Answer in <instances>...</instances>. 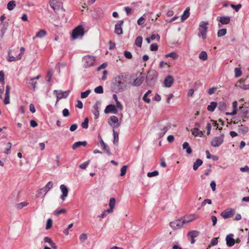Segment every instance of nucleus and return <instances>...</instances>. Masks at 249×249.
<instances>
[{"mask_svg":"<svg viewBox=\"0 0 249 249\" xmlns=\"http://www.w3.org/2000/svg\"><path fill=\"white\" fill-rule=\"evenodd\" d=\"M127 78V75L124 73H120L115 77L113 85L116 91L121 92L126 89Z\"/></svg>","mask_w":249,"mask_h":249,"instance_id":"obj_1","label":"nucleus"},{"mask_svg":"<svg viewBox=\"0 0 249 249\" xmlns=\"http://www.w3.org/2000/svg\"><path fill=\"white\" fill-rule=\"evenodd\" d=\"M158 75V72L155 70L149 71L146 78L147 84L150 86H153L156 81Z\"/></svg>","mask_w":249,"mask_h":249,"instance_id":"obj_2","label":"nucleus"},{"mask_svg":"<svg viewBox=\"0 0 249 249\" xmlns=\"http://www.w3.org/2000/svg\"><path fill=\"white\" fill-rule=\"evenodd\" d=\"M208 22L201 21L199 25L198 36L201 37L203 39H205L208 32Z\"/></svg>","mask_w":249,"mask_h":249,"instance_id":"obj_3","label":"nucleus"},{"mask_svg":"<svg viewBox=\"0 0 249 249\" xmlns=\"http://www.w3.org/2000/svg\"><path fill=\"white\" fill-rule=\"evenodd\" d=\"M96 57L92 55H87L82 58L83 67L89 68L95 65Z\"/></svg>","mask_w":249,"mask_h":249,"instance_id":"obj_4","label":"nucleus"},{"mask_svg":"<svg viewBox=\"0 0 249 249\" xmlns=\"http://www.w3.org/2000/svg\"><path fill=\"white\" fill-rule=\"evenodd\" d=\"M224 139V134H221L219 136L214 137L211 142V144L213 147H219L221 145Z\"/></svg>","mask_w":249,"mask_h":249,"instance_id":"obj_5","label":"nucleus"},{"mask_svg":"<svg viewBox=\"0 0 249 249\" xmlns=\"http://www.w3.org/2000/svg\"><path fill=\"white\" fill-rule=\"evenodd\" d=\"M84 34V28L82 26H78L73 31L71 36L73 39H75L79 37H82Z\"/></svg>","mask_w":249,"mask_h":249,"instance_id":"obj_6","label":"nucleus"},{"mask_svg":"<svg viewBox=\"0 0 249 249\" xmlns=\"http://www.w3.org/2000/svg\"><path fill=\"white\" fill-rule=\"evenodd\" d=\"M54 93L56 95L57 100L56 103L62 98H66L69 95V91H63L61 90H54Z\"/></svg>","mask_w":249,"mask_h":249,"instance_id":"obj_7","label":"nucleus"},{"mask_svg":"<svg viewBox=\"0 0 249 249\" xmlns=\"http://www.w3.org/2000/svg\"><path fill=\"white\" fill-rule=\"evenodd\" d=\"M50 6L55 12L62 8V3L60 0H50Z\"/></svg>","mask_w":249,"mask_h":249,"instance_id":"obj_8","label":"nucleus"},{"mask_svg":"<svg viewBox=\"0 0 249 249\" xmlns=\"http://www.w3.org/2000/svg\"><path fill=\"white\" fill-rule=\"evenodd\" d=\"M184 223L182 218L179 219L170 223V226L174 229H178L183 227Z\"/></svg>","mask_w":249,"mask_h":249,"instance_id":"obj_9","label":"nucleus"},{"mask_svg":"<svg viewBox=\"0 0 249 249\" xmlns=\"http://www.w3.org/2000/svg\"><path fill=\"white\" fill-rule=\"evenodd\" d=\"M235 213V210L233 209H227L221 213V216L224 219L231 217Z\"/></svg>","mask_w":249,"mask_h":249,"instance_id":"obj_10","label":"nucleus"},{"mask_svg":"<svg viewBox=\"0 0 249 249\" xmlns=\"http://www.w3.org/2000/svg\"><path fill=\"white\" fill-rule=\"evenodd\" d=\"M104 112L106 114L112 113L116 114L117 113V109L115 105L110 104L106 107Z\"/></svg>","mask_w":249,"mask_h":249,"instance_id":"obj_11","label":"nucleus"},{"mask_svg":"<svg viewBox=\"0 0 249 249\" xmlns=\"http://www.w3.org/2000/svg\"><path fill=\"white\" fill-rule=\"evenodd\" d=\"M124 23V21L121 20H119L118 23L115 26L114 33L118 35H122L123 34L122 25Z\"/></svg>","mask_w":249,"mask_h":249,"instance_id":"obj_12","label":"nucleus"},{"mask_svg":"<svg viewBox=\"0 0 249 249\" xmlns=\"http://www.w3.org/2000/svg\"><path fill=\"white\" fill-rule=\"evenodd\" d=\"M101 105L100 101H97L96 103L92 107V112L93 114L95 116V118H98L99 116V109L100 108V106Z\"/></svg>","mask_w":249,"mask_h":249,"instance_id":"obj_13","label":"nucleus"},{"mask_svg":"<svg viewBox=\"0 0 249 249\" xmlns=\"http://www.w3.org/2000/svg\"><path fill=\"white\" fill-rule=\"evenodd\" d=\"M199 231H192L188 232V236L191 244H194L195 242V238L197 237L199 235Z\"/></svg>","mask_w":249,"mask_h":249,"instance_id":"obj_14","label":"nucleus"},{"mask_svg":"<svg viewBox=\"0 0 249 249\" xmlns=\"http://www.w3.org/2000/svg\"><path fill=\"white\" fill-rule=\"evenodd\" d=\"M216 20L219 21L221 24H228L231 21V17L229 16L218 17Z\"/></svg>","mask_w":249,"mask_h":249,"instance_id":"obj_15","label":"nucleus"},{"mask_svg":"<svg viewBox=\"0 0 249 249\" xmlns=\"http://www.w3.org/2000/svg\"><path fill=\"white\" fill-rule=\"evenodd\" d=\"M60 189L62 193V195L60 196V198L63 200H65L66 198L67 197L68 195V189L67 187L63 184H62L60 186Z\"/></svg>","mask_w":249,"mask_h":249,"instance_id":"obj_16","label":"nucleus"},{"mask_svg":"<svg viewBox=\"0 0 249 249\" xmlns=\"http://www.w3.org/2000/svg\"><path fill=\"white\" fill-rule=\"evenodd\" d=\"M233 236L232 234H230L226 236V241L228 247H232L234 245L235 241Z\"/></svg>","mask_w":249,"mask_h":249,"instance_id":"obj_17","label":"nucleus"},{"mask_svg":"<svg viewBox=\"0 0 249 249\" xmlns=\"http://www.w3.org/2000/svg\"><path fill=\"white\" fill-rule=\"evenodd\" d=\"M174 79L173 77L171 75H169L167 76L164 80V86L166 87L169 88L172 85Z\"/></svg>","mask_w":249,"mask_h":249,"instance_id":"obj_18","label":"nucleus"},{"mask_svg":"<svg viewBox=\"0 0 249 249\" xmlns=\"http://www.w3.org/2000/svg\"><path fill=\"white\" fill-rule=\"evenodd\" d=\"M171 128L170 124H168L167 125L164 126L162 129L160 130V131L158 133L159 138L162 137L164 134Z\"/></svg>","mask_w":249,"mask_h":249,"instance_id":"obj_19","label":"nucleus"},{"mask_svg":"<svg viewBox=\"0 0 249 249\" xmlns=\"http://www.w3.org/2000/svg\"><path fill=\"white\" fill-rule=\"evenodd\" d=\"M196 217L195 215L194 214H191L189 216H186L184 217L183 218H182V221L184 223V224H185L186 223H189L195 219H196Z\"/></svg>","mask_w":249,"mask_h":249,"instance_id":"obj_20","label":"nucleus"},{"mask_svg":"<svg viewBox=\"0 0 249 249\" xmlns=\"http://www.w3.org/2000/svg\"><path fill=\"white\" fill-rule=\"evenodd\" d=\"M26 82L29 87H32L34 90H35L36 87V81H35V79L32 78H27L26 79Z\"/></svg>","mask_w":249,"mask_h":249,"instance_id":"obj_21","label":"nucleus"},{"mask_svg":"<svg viewBox=\"0 0 249 249\" xmlns=\"http://www.w3.org/2000/svg\"><path fill=\"white\" fill-rule=\"evenodd\" d=\"M232 105V107H233L232 111L231 112H226V115L233 116L236 114L237 108V105H238L237 102L236 101L233 102Z\"/></svg>","mask_w":249,"mask_h":249,"instance_id":"obj_22","label":"nucleus"},{"mask_svg":"<svg viewBox=\"0 0 249 249\" xmlns=\"http://www.w3.org/2000/svg\"><path fill=\"white\" fill-rule=\"evenodd\" d=\"M47 35V32L45 30H40L36 34V35L33 37V40H35L36 38H42L45 36Z\"/></svg>","mask_w":249,"mask_h":249,"instance_id":"obj_23","label":"nucleus"},{"mask_svg":"<svg viewBox=\"0 0 249 249\" xmlns=\"http://www.w3.org/2000/svg\"><path fill=\"white\" fill-rule=\"evenodd\" d=\"M53 182L51 181L48 182L46 186L41 188V191H44V195H46L47 193L53 187Z\"/></svg>","mask_w":249,"mask_h":249,"instance_id":"obj_24","label":"nucleus"},{"mask_svg":"<svg viewBox=\"0 0 249 249\" xmlns=\"http://www.w3.org/2000/svg\"><path fill=\"white\" fill-rule=\"evenodd\" d=\"M192 134L195 136H199V137H202L203 135V132L202 131L199 130L198 128L195 127L192 130Z\"/></svg>","mask_w":249,"mask_h":249,"instance_id":"obj_25","label":"nucleus"},{"mask_svg":"<svg viewBox=\"0 0 249 249\" xmlns=\"http://www.w3.org/2000/svg\"><path fill=\"white\" fill-rule=\"evenodd\" d=\"M87 143L86 141H83V142H81V141H79V142H75L73 145H72V149H75L81 146H86V145H87Z\"/></svg>","mask_w":249,"mask_h":249,"instance_id":"obj_26","label":"nucleus"},{"mask_svg":"<svg viewBox=\"0 0 249 249\" xmlns=\"http://www.w3.org/2000/svg\"><path fill=\"white\" fill-rule=\"evenodd\" d=\"M190 15V8L189 7H187L185 11L183 12V15L181 16V20L182 21H183L185 19H186Z\"/></svg>","mask_w":249,"mask_h":249,"instance_id":"obj_27","label":"nucleus"},{"mask_svg":"<svg viewBox=\"0 0 249 249\" xmlns=\"http://www.w3.org/2000/svg\"><path fill=\"white\" fill-rule=\"evenodd\" d=\"M238 131L239 133L244 134L249 131V128L247 126L241 124L238 126Z\"/></svg>","mask_w":249,"mask_h":249,"instance_id":"obj_28","label":"nucleus"},{"mask_svg":"<svg viewBox=\"0 0 249 249\" xmlns=\"http://www.w3.org/2000/svg\"><path fill=\"white\" fill-rule=\"evenodd\" d=\"M182 148L183 149H186L187 154H190L192 153V150L188 142H184L182 144Z\"/></svg>","mask_w":249,"mask_h":249,"instance_id":"obj_29","label":"nucleus"},{"mask_svg":"<svg viewBox=\"0 0 249 249\" xmlns=\"http://www.w3.org/2000/svg\"><path fill=\"white\" fill-rule=\"evenodd\" d=\"M7 30V27L4 23L0 24V38H2Z\"/></svg>","mask_w":249,"mask_h":249,"instance_id":"obj_30","label":"nucleus"},{"mask_svg":"<svg viewBox=\"0 0 249 249\" xmlns=\"http://www.w3.org/2000/svg\"><path fill=\"white\" fill-rule=\"evenodd\" d=\"M203 163V161L201 160L198 159L196 160V161L193 164V169L194 170H196Z\"/></svg>","mask_w":249,"mask_h":249,"instance_id":"obj_31","label":"nucleus"},{"mask_svg":"<svg viewBox=\"0 0 249 249\" xmlns=\"http://www.w3.org/2000/svg\"><path fill=\"white\" fill-rule=\"evenodd\" d=\"M143 81V78L142 77L139 76L136 78L133 82V85L134 86H140Z\"/></svg>","mask_w":249,"mask_h":249,"instance_id":"obj_32","label":"nucleus"},{"mask_svg":"<svg viewBox=\"0 0 249 249\" xmlns=\"http://www.w3.org/2000/svg\"><path fill=\"white\" fill-rule=\"evenodd\" d=\"M217 104L215 102H212L210 105L207 106V109L211 112L214 110L215 108L217 107Z\"/></svg>","mask_w":249,"mask_h":249,"instance_id":"obj_33","label":"nucleus"},{"mask_svg":"<svg viewBox=\"0 0 249 249\" xmlns=\"http://www.w3.org/2000/svg\"><path fill=\"white\" fill-rule=\"evenodd\" d=\"M16 1L15 0H12L10 1L7 3V8L9 10L11 11L14 9V8L16 7Z\"/></svg>","mask_w":249,"mask_h":249,"instance_id":"obj_34","label":"nucleus"},{"mask_svg":"<svg viewBox=\"0 0 249 249\" xmlns=\"http://www.w3.org/2000/svg\"><path fill=\"white\" fill-rule=\"evenodd\" d=\"M199 58L203 61L206 60L208 58L207 53L205 51H202L199 55Z\"/></svg>","mask_w":249,"mask_h":249,"instance_id":"obj_35","label":"nucleus"},{"mask_svg":"<svg viewBox=\"0 0 249 249\" xmlns=\"http://www.w3.org/2000/svg\"><path fill=\"white\" fill-rule=\"evenodd\" d=\"M151 93V90H148L143 95L142 97V100L146 102L147 103H149L151 101V100L150 98H148L147 97L148 95Z\"/></svg>","mask_w":249,"mask_h":249,"instance_id":"obj_36","label":"nucleus"},{"mask_svg":"<svg viewBox=\"0 0 249 249\" xmlns=\"http://www.w3.org/2000/svg\"><path fill=\"white\" fill-rule=\"evenodd\" d=\"M218 109L221 111H224L226 108V105L224 102H220L217 105Z\"/></svg>","mask_w":249,"mask_h":249,"instance_id":"obj_37","label":"nucleus"},{"mask_svg":"<svg viewBox=\"0 0 249 249\" xmlns=\"http://www.w3.org/2000/svg\"><path fill=\"white\" fill-rule=\"evenodd\" d=\"M142 42V37L141 36H138L135 40V44L139 47H141Z\"/></svg>","mask_w":249,"mask_h":249,"instance_id":"obj_38","label":"nucleus"},{"mask_svg":"<svg viewBox=\"0 0 249 249\" xmlns=\"http://www.w3.org/2000/svg\"><path fill=\"white\" fill-rule=\"evenodd\" d=\"M12 143L10 142H8L6 144V147L5 148L4 153L6 154H9L11 152V148Z\"/></svg>","mask_w":249,"mask_h":249,"instance_id":"obj_39","label":"nucleus"},{"mask_svg":"<svg viewBox=\"0 0 249 249\" xmlns=\"http://www.w3.org/2000/svg\"><path fill=\"white\" fill-rule=\"evenodd\" d=\"M227 34L226 29H221L218 31L217 36L218 37H221L225 36Z\"/></svg>","mask_w":249,"mask_h":249,"instance_id":"obj_40","label":"nucleus"},{"mask_svg":"<svg viewBox=\"0 0 249 249\" xmlns=\"http://www.w3.org/2000/svg\"><path fill=\"white\" fill-rule=\"evenodd\" d=\"M18 58V55L16 56H14L13 55H11L10 53H9L8 58V60L9 61H10V62L15 61L16 60H19L21 59V58Z\"/></svg>","mask_w":249,"mask_h":249,"instance_id":"obj_41","label":"nucleus"},{"mask_svg":"<svg viewBox=\"0 0 249 249\" xmlns=\"http://www.w3.org/2000/svg\"><path fill=\"white\" fill-rule=\"evenodd\" d=\"M234 73H235V77L238 78L241 76L242 75V71L240 68H235L234 69Z\"/></svg>","mask_w":249,"mask_h":249,"instance_id":"obj_42","label":"nucleus"},{"mask_svg":"<svg viewBox=\"0 0 249 249\" xmlns=\"http://www.w3.org/2000/svg\"><path fill=\"white\" fill-rule=\"evenodd\" d=\"M94 92L96 93L101 94L104 92L103 88L101 86H99L94 89Z\"/></svg>","mask_w":249,"mask_h":249,"instance_id":"obj_43","label":"nucleus"},{"mask_svg":"<svg viewBox=\"0 0 249 249\" xmlns=\"http://www.w3.org/2000/svg\"><path fill=\"white\" fill-rule=\"evenodd\" d=\"M81 126L83 128L87 129L89 127V119L88 118H86L84 120V121L82 123Z\"/></svg>","mask_w":249,"mask_h":249,"instance_id":"obj_44","label":"nucleus"},{"mask_svg":"<svg viewBox=\"0 0 249 249\" xmlns=\"http://www.w3.org/2000/svg\"><path fill=\"white\" fill-rule=\"evenodd\" d=\"M231 7L236 12H238L240 9L242 7V5L241 4H238L237 5H234L233 4H231Z\"/></svg>","mask_w":249,"mask_h":249,"instance_id":"obj_45","label":"nucleus"},{"mask_svg":"<svg viewBox=\"0 0 249 249\" xmlns=\"http://www.w3.org/2000/svg\"><path fill=\"white\" fill-rule=\"evenodd\" d=\"M113 143L114 144H117L119 141V136L118 133L116 132L114 130H113Z\"/></svg>","mask_w":249,"mask_h":249,"instance_id":"obj_46","label":"nucleus"},{"mask_svg":"<svg viewBox=\"0 0 249 249\" xmlns=\"http://www.w3.org/2000/svg\"><path fill=\"white\" fill-rule=\"evenodd\" d=\"M66 212V210L65 209H57L54 212V214L55 215H58L59 214L64 213Z\"/></svg>","mask_w":249,"mask_h":249,"instance_id":"obj_47","label":"nucleus"},{"mask_svg":"<svg viewBox=\"0 0 249 249\" xmlns=\"http://www.w3.org/2000/svg\"><path fill=\"white\" fill-rule=\"evenodd\" d=\"M116 200L114 198H111L109 200V206L111 208H114Z\"/></svg>","mask_w":249,"mask_h":249,"instance_id":"obj_48","label":"nucleus"},{"mask_svg":"<svg viewBox=\"0 0 249 249\" xmlns=\"http://www.w3.org/2000/svg\"><path fill=\"white\" fill-rule=\"evenodd\" d=\"M91 90L89 89L86 90V91L82 92L81 93V97L82 98H86L88 96L89 94L90 93Z\"/></svg>","mask_w":249,"mask_h":249,"instance_id":"obj_49","label":"nucleus"},{"mask_svg":"<svg viewBox=\"0 0 249 249\" xmlns=\"http://www.w3.org/2000/svg\"><path fill=\"white\" fill-rule=\"evenodd\" d=\"M166 57H172L173 59H176L178 57L177 53L175 52L169 53L165 55Z\"/></svg>","mask_w":249,"mask_h":249,"instance_id":"obj_50","label":"nucleus"},{"mask_svg":"<svg viewBox=\"0 0 249 249\" xmlns=\"http://www.w3.org/2000/svg\"><path fill=\"white\" fill-rule=\"evenodd\" d=\"M159 175V172L158 171H154L152 172H148L147 173V177L149 178H151L153 177L157 176Z\"/></svg>","mask_w":249,"mask_h":249,"instance_id":"obj_51","label":"nucleus"},{"mask_svg":"<svg viewBox=\"0 0 249 249\" xmlns=\"http://www.w3.org/2000/svg\"><path fill=\"white\" fill-rule=\"evenodd\" d=\"M116 107L118 110L122 111L123 109V106L122 104L119 101H117V102L116 103Z\"/></svg>","mask_w":249,"mask_h":249,"instance_id":"obj_52","label":"nucleus"},{"mask_svg":"<svg viewBox=\"0 0 249 249\" xmlns=\"http://www.w3.org/2000/svg\"><path fill=\"white\" fill-rule=\"evenodd\" d=\"M127 167V165H124L121 168V174H120V176H124V175H125V174L126 173V172Z\"/></svg>","mask_w":249,"mask_h":249,"instance_id":"obj_53","label":"nucleus"},{"mask_svg":"<svg viewBox=\"0 0 249 249\" xmlns=\"http://www.w3.org/2000/svg\"><path fill=\"white\" fill-rule=\"evenodd\" d=\"M89 164V160H88L84 163L80 164L79 167L82 169H85Z\"/></svg>","mask_w":249,"mask_h":249,"instance_id":"obj_54","label":"nucleus"},{"mask_svg":"<svg viewBox=\"0 0 249 249\" xmlns=\"http://www.w3.org/2000/svg\"><path fill=\"white\" fill-rule=\"evenodd\" d=\"M4 103L7 105L10 103V94H5V96L4 99Z\"/></svg>","mask_w":249,"mask_h":249,"instance_id":"obj_55","label":"nucleus"},{"mask_svg":"<svg viewBox=\"0 0 249 249\" xmlns=\"http://www.w3.org/2000/svg\"><path fill=\"white\" fill-rule=\"evenodd\" d=\"M79 239L82 242H84L87 239V235L86 233H82L80 235Z\"/></svg>","mask_w":249,"mask_h":249,"instance_id":"obj_56","label":"nucleus"},{"mask_svg":"<svg viewBox=\"0 0 249 249\" xmlns=\"http://www.w3.org/2000/svg\"><path fill=\"white\" fill-rule=\"evenodd\" d=\"M102 148L103 150H105V151L109 155H111V153L110 152V151H109V147L107 146V145L106 144H105L104 145H103L102 146Z\"/></svg>","mask_w":249,"mask_h":249,"instance_id":"obj_57","label":"nucleus"},{"mask_svg":"<svg viewBox=\"0 0 249 249\" xmlns=\"http://www.w3.org/2000/svg\"><path fill=\"white\" fill-rule=\"evenodd\" d=\"M53 71H48V72L47 73V77H46L47 81L50 82L51 81V79L53 76Z\"/></svg>","mask_w":249,"mask_h":249,"instance_id":"obj_58","label":"nucleus"},{"mask_svg":"<svg viewBox=\"0 0 249 249\" xmlns=\"http://www.w3.org/2000/svg\"><path fill=\"white\" fill-rule=\"evenodd\" d=\"M52 226V220L51 219H48L47 221L46 229H50Z\"/></svg>","mask_w":249,"mask_h":249,"instance_id":"obj_59","label":"nucleus"},{"mask_svg":"<svg viewBox=\"0 0 249 249\" xmlns=\"http://www.w3.org/2000/svg\"><path fill=\"white\" fill-rule=\"evenodd\" d=\"M27 204H28V203L26 202H21L20 203L18 204L17 205L16 207H17V208L20 209H22V208H23L24 207L27 206Z\"/></svg>","mask_w":249,"mask_h":249,"instance_id":"obj_60","label":"nucleus"},{"mask_svg":"<svg viewBox=\"0 0 249 249\" xmlns=\"http://www.w3.org/2000/svg\"><path fill=\"white\" fill-rule=\"evenodd\" d=\"M158 49V46L156 43H153L150 46V50L151 51H156Z\"/></svg>","mask_w":249,"mask_h":249,"instance_id":"obj_61","label":"nucleus"},{"mask_svg":"<svg viewBox=\"0 0 249 249\" xmlns=\"http://www.w3.org/2000/svg\"><path fill=\"white\" fill-rule=\"evenodd\" d=\"M217 243H218V238L216 237H215V238H213V239L211 241V244L210 245H211V246H213L216 245L217 244Z\"/></svg>","mask_w":249,"mask_h":249,"instance_id":"obj_62","label":"nucleus"},{"mask_svg":"<svg viewBox=\"0 0 249 249\" xmlns=\"http://www.w3.org/2000/svg\"><path fill=\"white\" fill-rule=\"evenodd\" d=\"M124 55L126 58L128 59H131L132 57L131 53L128 51H124Z\"/></svg>","mask_w":249,"mask_h":249,"instance_id":"obj_63","label":"nucleus"},{"mask_svg":"<svg viewBox=\"0 0 249 249\" xmlns=\"http://www.w3.org/2000/svg\"><path fill=\"white\" fill-rule=\"evenodd\" d=\"M144 22L145 19L142 17H141L138 19L137 21V23L139 25H142V24H144Z\"/></svg>","mask_w":249,"mask_h":249,"instance_id":"obj_64","label":"nucleus"}]
</instances>
